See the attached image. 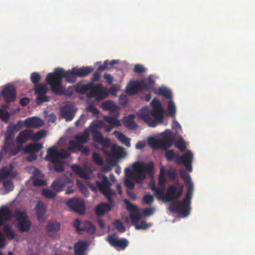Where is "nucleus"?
Segmentation results:
<instances>
[{
    "mask_svg": "<svg viewBox=\"0 0 255 255\" xmlns=\"http://www.w3.org/2000/svg\"><path fill=\"white\" fill-rule=\"evenodd\" d=\"M94 70V68L92 66L81 68L75 67L67 71L61 68H57L53 72L47 74L46 81L50 86L51 91L55 95H61L64 93L62 84L63 78L67 83H74L76 81L78 77L85 78Z\"/></svg>",
    "mask_w": 255,
    "mask_h": 255,
    "instance_id": "nucleus-1",
    "label": "nucleus"
},
{
    "mask_svg": "<svg viewBox=\"0 0 255 255\" xmlns=\"http://www.w3.org/2000/svg\"><path fill=\"white\" fill-rule=\"evenodd\" d=\"M153 109L150 110L147 106L142 108L137 113L138 118L143 120L149 127H155L157 123H162L163 109L160 102L153 98L151 103Z\"/></svg>",
    "mask_w": 255,
    "mask_h": 255,
    "instance_id": "nucleus-2",
    "label": "nucleus"
},
{
    "mask_svg": "<svg viewBox=\"0 0 255 255\" xmlns=\"http://www.w3.org/2000/svg\"><path fill=\"white\" fill-rule=\"evenodd\" d=\"M98 177L101 179V181H96V186L108 199L110 203L102 202L96 207V215L98 216H101L111 210L112 205L111 204H113V196L115 195V192L111 189L112 184L106 175L99 174Z\"/></svg>",
    "mask_w": 255,
    "mask_h": 255,
    "instance_id": "nucleus-3",
    "label": "nucleus"
},
{
    "mask_svg": "<svg viewBox=\"0 0 255 255\" xmlns=\"http://www.w3.org/2000/svg\"><path fill=\"white\" fill-rule=\"evenodd\" d=\"M132 168L133 171L130 168H126L125 169V173L128 178H132L137 183H140L145 178L146 173L152 174L154 170L152 162L145 165L143 163L136 161L132 164Z\"/></svg>",
    "mask_w": 255,
    "mask_h": 255,
    "instance_id": "nucleus-4",
    "label": "nucleus"
},
{
    "mask_svg": "<svg viewBox=\"0 0 255 255\" xmlns=\"http://www.w3.org/2000/svg\"><path fill=\"white\" fill-rule=\"evenodd\" d=\"M14 224L16 228L21 233L28 232L31 226V222L29 220L27 213L25 210L16 209L14 216Z\"/></svg>",
    "mask_w": 255,
    "mask_h": 255,
    "instance_id": "nucleus-5",
    "label": "nucleus"
},
{
    "mask_svg": "<svg viewBox=\"0 0 255 255\" xmlns=\"http://www.w3.org/2000/svg\"><path fill=\"white\" fill-rule=\"evenodd\" d=\"M171 133L170 129H166L162 133V138L158 140L153 137L148 138V143L153 148L166 150L173 144L174 140Z\"/></svg>",
    "mask_w": 255,
    "mask_h": 255,
    "instance_id": "nucleus-6",
    "label": "nucleus"
},
{
    "mask_svg": "<svg viewBox=\"0 0 255 255\" xmlns=\"http://www.w3.org/2000/svg\"><path fill=\"white\" fill-rule=\"evenodd\" d=\"M191 200L184 198L182 201L175 200L171 203L169 206V211L185 217L189 215L191 210Z\"/></svg>",
    "mask_w": 255,
    "mask_h": 255,
    "instance_id": "nucleus-7",
    "label": "nucleus"
},
{
    "mask_svg": "<svg viewBox=\"0 0 255 255\" xmlns=\"http://www.w3.org/2000/svg\"><path fill=\"white\" fill-rule=\"evenodd\" d=\"M69 155L70 153L65 149L62 148L60 150H58L55 146H53L47 149L45 160L51 163H53L66 159Z\"/></svg>",
    "mask_w": 255,
    "mask_h": 255,
    "instance_id": "nucleus-8",
    "label": "nucleus"
},
{
    "mask_svg": "<svg viewBox=\"0 0 255 255\" xmlns=\"http://www.w3.org/2000/svg\"><path fill=\"white\" fill-rule=\"evenodd\" d=\"M109 93L107 90L101 84L94 85L91 87L90 92L87 94L89 98H95L98 101H101L107 97Z\"/></svg>",
    "mask_w": 255,
    "mask_h": 255,
    "instance_id": "nucleus-9",
    "label": "nucleus"
},
{
    "mask_svg": "<svg viewBox=\"0 0 255 255\" xmlns=\"http://www.w3.org/2000/svg\"><path fill=\"white\" fill-rule=\"evenodd\" d=\"M183 186L180 185L178 189L174 185H169L166 190V194L161 199L165 202H170L173 200H177L183 193Z\"/></svg>",
    "mask_w": 255,
    "mask_h": 255,
    "instance_id": "nucleus-10",
    "label": "nucleus"
},
{
    "mask_svg": "<svg viewBox=\"0 0 255 255\" xmlns=\"http://www.w3.org/2000/svg\"><path fill=\"white\" fill-rule=\"evenodd\" d=\"M67 205L71 211L80 215H83L85 212V205L82 199L71 198L67 202Z\"/></svg>",
    "mask_w": 255,
    "mask_h": 255,
    "instance_id": "nucleus-11",
    "label": "nucleus"
},
{
    "mask_svg": "<svg viewBox=\"0 0 255 255\" xmlns=\"http://www.w3.org/2000/svg\"><path fill=\"white\" fill-rule=\"evenodd\" d=\"M73 182L70 178L66 176H62L56 178L51 184V188L57 192L63 190V188L66 186L71 185Z\"/></svg>",
    "mask_w": 255,
    "mask_h": 255,
    "instance_id": "nucleus-12",
    "label": "nucleus"
},
{
    "mask_svg": "<svg viewBox=\"0 0 255 255\" xmlns=\"http://www.w3.org/2000/svg\"><path fill=\"white\" fill-rule=\"evenodd\" d=\"M193 155L191 151L188 150L182 156L177 155L176 159V163L177 164H183L186 169L189 171L192 170V162L193 161Z\"/></svg>",
    "mask_w": 255,
    "mask_h": 255,
    "instance_id": "nucleus-13",
    "label": "nucleus"
},
{
    "mask_svg": "<svg viewBox=\"0 0 255 255\" xmlns=\"http://www.w3.org/2000/svg\"><path fill=\"white\" fill-rule=\"evenodd\" d=\"M110 245L115 248H119L122 250H125L128 245L127 239L122 238L118 239L115 234L110 235L107 238Z\"/></svg>",
    "mask_w": 255,
    "mask_h": 255,
    "instance_id": "nucleus-14",
    "label": "nucleus"
},
{
    "mask_svg": "<svg viewBox=\"0 0 255 255\" xmlns=\"http://www.w3.org/2000/svg\"><path fill=\"white\" fill-rule=\"evenodd\" d=\"M61 116L66 121H71L75 116L76 110L74 106L71 104H67L60 109Z\"/></svg>",
    "mask_w": 255,
    "mask_h": 255,
    "instance_id": "nucleus-15",
    "label": "nucleus"
},
{
    "mask_svg": "<svg viewBox=\"0 0 255 255\" xmlns=\"http://www.w3.org/2000/svg\"><path fill=\"white\" fill-rule=\"evenodd\" d=\"M60 228V223L57 221L49 220L45 227V230L49 237L54 238Z\"/></svg>",
    "mask_w": 255,
    "mask_h": 255,
    "instance_id": "nucleus-16",
    "label": "nucleus"
},
{
    "mask_svg": "<svg viewBox=\"0 0 255 255\" xmlns=\"http://www.w3.org/2000/svg\"><path fill=\"white\" fill-rule=\"evenodd\" d=\"M1 94L5 101L7 103L12 102L15 100L16 91L12 86L6 87L2 90Z\"/></svg>",
    "mask_w": 255,
    "mask_h": 255,
    "instance_id": "nucleus-17",
    "label": "nucleus"
},
{
    "mask_svg": "<svg viewBox=\"0 0 255 255\" xmlns=\"http://www.w3.org/2000/svg\"><path fill=\"white\" fill-rule=\"evenodd\" d=\"M29 140H32V130L29 129L21 131L16 139V142L20 145H22Z\"/></svg>",
    "mask_w": 255,
    "mask_h": 255,
    "instance_id": "nucleus-18",
    "label": "nucleus"
},
{
    "mask_svg": "<svg viewBox=\"0 0 255 255\" xmlns=\"http://www.w3.org/2000/svg\"><path fill=\"white\" fill-rule=\"evenodd\" d=\"M69 146L68 147V149L73 152H75L76 151H80L81 152L82 154L87 155L89 154L90 150L88 147L84 146L81 144H79L78 143H76L73 140H71L69 142Z\"/></svg>",
    "mask_w": 255,
    "mask_h": 255,
    "instance_id": "nucleus-19",
    "label": "nucleus"
},
{
    "mask_svg": "<svg viewBox=\"0 0 255 255\" xmlns=\"http://www.w3.org/2000/svg\"><path fill=\"white\" fill-rule=\"evenodd\" d=\"M35 210L38 221L39 222L44 221L46 218L45 216L46 208L44 203L41 201H38L36 204Z\"/></svg>",
    "mask_w": 255,
    "mask_h": 255,
    "instance_id": "nucleus-20",
    "label": "nucleus"
},
{
    "mask_svg": "<svg viewBox=\"0 0 255 255\" xmlns=\"http://www.w3.org/2000/svg\"><path fill=\"white\" fill-rule=\"evenodd\" d=\"M127 208L130 212V218L132 223L135 224L141 218V215L138 212L137 206L129 203L127 204Z\"/></svg>",
    "mask_w": 255,
    "mask_h": 255,
    "instance_id": "nucleus-21",
    "label": "nucleus"
},
{
    "mask_svg": "<svg viewBox=\"0 0 255 255\" xmlns=\"http://www.w3.org/2000/svg\"><path fill=\"white\" fill-rule=\"evenodd\" d=\"M11 211L5 206H2L0 208V226H1L4 221H9L12 218Z\"/></svg>",
    "mask_w": 255,
    "mask_h": 255,
    "instance_id": "nucleus-22",
    "label": "nucleus"
},
{
    "mask_svg": "<svg viewBox=\"0 0 255 255\" xmlns=\"http://www.w3.org/2000/svg\"><path fill=\"white\" fill-rule=\"evenodd\" d=\"M24 123L27 128H38L43 125L42 121L39 118L32 117L26 119Z\"/></svg>",
    "mask_w": 255,
    "mask_h": 255,
    "instance_id": "nucleus-23",
    "label": "nucleus"
},
{
    "mask_svg": "<svg viewBox=\"0 0 255 255\" xmlns=\"http://www.w3.org/2000/svg\"><path fill=\"white\" fill-rule=\"evenodd\" d=\"M93 138L95 141L101 144L104 147H108L110 145L109 139H105L102 133L98 130L93 129L92 130Z\"/></svg>",
    "mask_w": 255,
    "mask_h": 255,
    "instance_id": "nucleus-24",
    "label": "nucleus"
},
{
    "mask_svg": "<svg viewBox=\"0 0 255 255\" xmlns=\"http://www.w3.org/2000/svg\"><path fill=\"white\" fill-rule=\"evenodd\" d=\"M141 89L140 82L133 81L130 82L126 88V92L129 95H132L136 94Z\"/></svg>",
    "mask_w": 255,
    "mask_h": 255,
    "instance_id": "nucleus-25",
    "label": "nucleus"
},
{
    "mask_svg": "<svg viewBox=\"0 0 255 255\" xmlns=\"http://www.w3.org/2000/svg\"><path fill=\"white\" fill-rule=\"evenodd\" d=\"M14 145L13 142H6L4 141V144L2 147V149L0 151V161L3 157L4 154L9 153L10 155H14L16 154L18 151L13 152L12 151V147Z\"/></svg>",
    "mask_w": 255,
    "mask_h": 255,
    "instance_id": "nucleus-26",
    "label": "nucleus"
},
{
    "mask_svg": "<svg viewBox=\"0 0 255 255\" xmlns=\"http://www.w3.org/2000/svg\"><path fill=\"white\" fill-rule=\"evenodd\" d=\"M88 248V244L84 241H79L74 246L75 255H85V251Z\"/></svg>",
    "mask_w": 255,
    "mask_h": 255,
    "instance_id": "nucleus-27",
    "label": "nucleus"
},
{
    "mask_svg": "<svg viewBox=\"0 0 255 255\" xmlns=\"http://www.w3.org/2000/svg\"><path fill=\"white\" fill-rule=\"evenodd\" d=\"M141 89L145 91H148L154 88L155 82L152 79L151 76L149 75L147 78H145L140 82Z\"/></svg>",
    "mask_w": 255,
    "mask_h": 255,
    "instance_id": "nucleus-28",
    "label": "nucleus"
},
{
    "mask_svg": "<svg viewBox=\"0 0 255 255\" xmlns=\"http://www.w3.org/2000/svg\"><path fill=\"white\" fill-rule=\"evenodd\" d=\"M43 147V144L41 143H30L25 146L24 150L25 153H27L38 152Z\"/></svg>",
    "mask_w": 255,
    "mask_h": 255,
    "instance_id": "nucleus-29",
    "label": "nucleus"
},
{
    "mask_svg": "<svg viewBox=\"0 0 255 255\" xmlns=\"http://www.w3.org/2000/svg\"><path fill=\"white\" fill-rule=\"evenodd\" d=\"M89 137L90 136L88 133V130L86 128L84 132L76 135L75 136V140H74L76 141V143H78L79 144L82 145V144H85L88 142Z\"/></svg>",
    "mask_w": 255,
    "mask_h": 255,
    "instance_id": "nucleus-30",
    "label": "nucleus"
},
{
    "mask_svg": "<svg viewBox=\"0 0 255 255\" xmlns=\"http://www.w3.org/2000/svg\"><path fill=\"white\" fill-rule=\"evenodd\" d=\"M93 86L92 82H89L87 84L82 85L78 83L75 85V91L80 94H84L87 91L91 90V87Z\"/></svg>",
    "mask_w": 255,
    "mask_h": 255,
    "instance_id": "nucleus-31",
    "label": "nucleus"
},
{
    "mask_svg": "<svg viewBox=\"0 0 255 255\" xmlns=\"http://www.w3.org/2000/svg\"><path fill=\"white\" fill-rule=\"evenodd\" d=\"M81 231V232H86L90 235H93L96 231V227L91 222L85 221L82 224Z\"/></svg>",
    "mask_w": 255,
    "mask_h": 255,
    "instance_id": "nucleus-32",
    "label": "nucleus"
},
{
    "mask_svg": "<svg viewBox=\"0 0 255 255\" xmlns=\"http://www.w3.org/2000/svg\"><path fill=\"white\" fill-rule=\"evenodd\" d=\"M113 133L115 135L117 139L125 146L128 147L130 146V139L127 137L125 134L117 130L114 131Z\"/></svg>",
    "mask_w": 255,
    "mask_h": 255,
    "instance_id": "nucleus-33",
    "label": "nucleus"
},
{
    "mask_svg": "<svg viewBox=\"0 0 255 255\" xmlns=\"http://www.w3.org/2000/svg\"><path fill=\"white\" fill-rule=\"evenodd\" d=\"M71 168L72 170L77 174H78L80 177L85 179H88L89 178V176L87 173L80 166L74 164L71 166Z\"/></svg>",
    "mask_w": 255,
    "mask_h": 255,
    "instance_id": "nucleus-34",
    "label": "nucleus"
},
{
    "mask_svg": "<svg viewBox=\"0 0 255 255\" xmlns=\"http://www.w3.org/2000/svg\"><path fill=\"white\" fill-rule=\"evenodd\" d=\"M4 233L8 240L14 239L17 235L12 230V227L8 225H5L3 227Z\"/></svg>",
    "mask_w": 255,
    "mask_h": 255,
    "instance_id": "nucleus-35",
    "label": "nucleus"
},
{
    "mask_svg": "<svg viewBox=\"0 0 255 255\" xmlns=\"http://www.w3.org/2000/svg\"><path fill=\"white\" fill-rule=\"evenodd\" d=\"M102 108L110 112L115 113L117 111L118 107L111 101H107L102 104Z\"/></svg>",
    "mask_w": 255,
    "mask_h": 255,
    "instance_id": "nucleus-36",
    "label": "nucleus"
},
{
    "mask_svg": "<svg viewBox=\"0 0 255 255\" xmlns=\"http://www.w3.org/2000/svg\"><path fill=\"white\" fill-rule=\"evenodd\" d=\"M103 119L106 122L115 127H118L121 126V123L120 121L117 119L116 117L106 116L104 117Z\"/></svg>",
    "mask_w": 255,
    "mask_h": 255,
    "instance_id": "nucleus-37",
    "label": "nucleus"
},
{
    "mask_svg": "<svg viewBox=\"0 0 255 255\" xmlns=\"http://www.w3.org/2000/svg\"><path fill=\"white\" fill-rule=\"evenodd\" d=\"M2 186L4 189V194H7L12 191L14 189V184L10 180H4L2 182Z\"/></svg>",
    "mask_w": 255,
    "mask_h": 255,
    "instance_id": "nucleus-38",
    "label": "nucleus"
},
{
    "mask_svg": "<svg viewBox=\"0 0 255 255\" xmlns=\"http://www.w3.org/2000/svg\"><path fill=\"white\" fill-rule=\"evenodd\" d=\"M158 94L168 99H171L172 98V94L171 91L165 87L159 88L158 89Z\"/></svg>",
    "mask_w": 255,
    "mask_h": 255,
    "instance_id": "nucleus-39",
    "label": "nucleus"
},
{
    "mask_svg": "<svg viewBox=\"0 0 255 255\" xmlns=\"http://www.w3.org/2000/svg\"><path fill=\"white\" fill-rule=\"evenodd\" d=\"M185 184L187 186V190L184 198L191 201L194 190L193 184L191 181L186 183Z\"/></svg>",
    "mask_w": 255,
    "mask_h": 255,
    "instance_id": "nucleus-40",
    "label": "nucleus"
},
{
    "mask_svg": "<svg viewBox=\"0 0 255 255\" xmlns=\"http://www.w3.org/2000/svg\"><path fill=\"white\" fill-rule=\"evenodd\" d=\"M46 134V131L44 130H40L35 133L32 131V140L37 141L45 137Z\"/></svg>",
    "mask_w": 255,
    "mask_h": 255,
    "instance_id": "nucleus-41",
    "label": "nucleus"
},
{
    "mask_svg": "<svg viewBox=\"0 0 255 255\" xmlns=\"http://www.w3.org/2000/svg\"><path fill=\"white\" fill-rule=\"evenodd\" d=\"M34 90L37 95H45L47 92L46 86L42 84L36 85Z\"/></svg>",
    "mask_w": 255,
    "mask_h": 255,
    "instance_id": "nucleus-42",
    "label": "nucleus"
},
{
    "mask_svg": "<svg viewBox=\"0 0 255 255\" xmlns=\"http://www.w3.org/2000/svg\"><path fill=\"white\" fill-rule=\"evenodd\" d=\"M0 170L3 172L2 174H5L6 176L9 175L11 177L14 178L17 175V174L15 172L11 173L12 170V166H5Z\"/></svg>",
    "mask_w": 255,
    "mask_h": 255,
    "instance_id": "nucleus-43",
    "label": "nucleus"
},
{
    "mask_svg": "<svg viewBox=\"0 0 255 255\" xmlns=\"http://www.w3.org/2000/svg\"><path fill=\"white\" fill-rule=\"evenodd\" d=\"M54 165V170L57 172H62L64 171L63 160L58 161L57 162L52 163Z\"/></svg>",
    "mask_w": 255,
    "mask_h": 255,
    "instance_id": "nucleus-44",
    "label": "nucleus"
},
{
    "mask_svg": "<svg viewBox=\"0 0 255 255\" xmlns=\"http://www.w3.org/2000/svg\"><path fill=\"white\" fill-rule=\"evenodd\" d=\"M92 159L94 163L99 166H102L104 164V160L101 156L96 152H94L92 155Z\"/></svg>",
    "mask_w": 255,
    "mask_h": 255,
    "instance_id": "nucleus-45",
    "label": "nucleus"
},
{
    "mask_svg": "<svg viewBox=\"0 0 255 255\" xmlns=\"http://www.w3.org/2000/svg\"><path fill=\"white\" fill-rule=\"evenodd\" d=\"M178 155H176L173 151V150H169L167 151L165 153V157L166 160L168 162L172 161L173 159H175L176 161V157Z\"/></svg>",
    "mask_w": 255,
    "mask_h": 255,
    "instance_id": "nucleus-46",
    "label": "nucleus"
},
{
    "mask_svg": "<svg viewBox=\"0 0 255 255\" xmlns=\"http://www.w3.org/2000/svg\"><path fill=\"white\" fill-rule=\"evenodd\" d=\"M115 228L120 233L125 232L126 229L123 223L119 220H116L114 222Z\"/></svg>",
    "mask_w": 255,
    "mask_h": 255,
    "instance_id": "nucleus-47",
    "label": "nucleus"
},
{
    "mask_svg": "<svg viewBox=\"0 0 255 255\" xmlns=\"http://www.w3.org/2000/svg\"><path fill=\"white\" fill-rule=\"evenodd\" d=\"M151 189L154 192L155 195L159 199H162L164 196L163 190L161 188L156 187L154 185L151 187Z\"/></svg>",
    "mask_w": 255,
    "mask_h": 255,
    "instance_id": "nucleus-48",
    "label": "nucleus"
},
{
    "mask_svg": "<svg viewBox=\"0 0 255 255\" xmlns=\"http://www.w3.org/2000/svg\"><path fill=\"white\" fill-rule=\"evenodd\" d=\"M42 195L46 198L52 199L56 197V194L48 189H44L42 190Z\"/></svg>",
    "mask_w": 255,
    "mask_h": 255,
    "instance_id": "nucleus-49",
    "label": "nucleus"
},
{
    "mask_svg": "<svg viewBox=\"0 0 255 255\" xmlns=\"http://www.w3.org/2000/svg\"><path fill=\"white\" fill-rule=\"evenodd\" d=\"M21 128L20 121H19L16 125H11L7 127L6 131L11 133L14 132V131L19 130Z\"/></svg>",
    "mask_w": 255,
    "mask_h": 255,
    "instance_id": "nucleus-50",
    "label": "nucleus"
},
{
    "mask_svg": "<svg viewBox=\"0 0 255 255\" xmlns=\"http://www.w3.org/2000/svg\"><path fill=\"white\" fill-rule=\"evenodd\" d=\"M168 110L170 116L174 117L176 113V108L174 102L170 100L168 103Z\"/></svg>",
    "mask_w": 255,
    "mask_h": 255,
    "instance_id": "nucleus-51",
    "label": "nucleus"
},
{
    "mask_svg": "<svg viewBox=\"0 0 255 255\" xmlns=\"http://www.w3.org/2000/svg\"><path fill=\"white\" fill-rule=\"evenodd\" d=\"M49 101V98L45 95H37L36 102L37 105H40L44 102H47Z\"/></svg>",
    "mask_w": 255,
    "mask_h": 255,
    "instance_id": "nucleus-52",
    "label": "nucleus"
},
{
    "mask_svg": "<svg viewBox=\"0 0 255 255\" xmlns=\"http://www.w3.org/2000/svg\"><path fill=\"white\" fill-rule=\"evenodd\" d=\"M30 79L32 83L38 85L37 83L41 79V76L37 72H33L31 74Z\"/></svg>",
    "mask_w": 255,
    "mask_h": 255,
    "instance_id": "nucleus-53",
    "label": "nucleus"
},
{
    "mask_svg": "<svg viewBox=\"0 0 255 255\" xmlns=\"http://www.w3.org/2000/svg\"><path fill=\"white\" fill-rule=\"evenodd\" d=\"M179 175L184 181L185 183L191 181L189 174L187 173L185 170L181 169L179 171Z\"/></svg>",
    "mask_w": 255,
    "mask_h": 255,
    "instance_id": "nucleus-54",
    "label": "nucleus"
},
{
    "mask_svg": "<svg viewBox=\"0 0 255 255\" xmlns=\"http://www.w3.org/2000/svg\"><path fill=\"white\" fill-rule=\"evenodd\" d=\"M176 147L178 148L181 151H184L186 146L185 143L182 137H180L175 145Z\"/></svg>",
    "mask_w": 255,
    "mask_h": 255,
    "instance_id": "nucleus-55",
    "label": "nucleus"
},
{
    "mask_svg": "<svg viewBox=\"0 0 255 255\" xmlns=\"http://www.w3.org/2000/svg\"><path fill=\"white\" fill-rule=\"evenodd\" d=\"M150 226V224H147L145 221H142L139 224H136L135 228L136 230H146Z\"/></svg>",
    "mask_w": 255,
    "mask_h": 255,
    "instance_id": "nucleus-56",
    "label": "nucleus"
},
{
    "mask_svg": "<svg viewBox=\"0 0 255 255\" xmlns=\"http://www.w3.org/2000/svg\"><path fill=\"white\" fill-rule=\"evenodd\" d=\"M124 124L126 127H128L130 129H135L137 127V124L134 121L132 120H126L124 122Z\"/></svg>",
    "mask_w": 255,
    "mask_h": 255,
    "instance_id": "nucleus-57",
    "label": "nucleus"
},
{
    "mask_svg": "<svg viewBox=\"0 0 255 255\" xmlns=\"http://www.w3.org/2000/svg\"><path fill=\"white\" fill-rule=\"evenodd\" d=\"M166 183V180L165 176H159L158 180V184L160 188H161L163 190L165 188V184Z\"/></svg>",
    "mask_w": 255,
    "mask_h": 255,
    "instance_id": "nucleus-58",
    "label": "nucleus"
},
{
    "mask_svg": "<svg viewBox=\"0 0 255 255\" xmlns=\"http://www.w3.org/2000/svg\"><path fill=\"white\" fill-rule=\"evenodd\" d=\"M153 197L150 194H146L143 197V202L146 204H150L153 201Z\"/></svg>",
    "mask_w": 255,
    "mask_h": 255,
    "instance_id": "nucleus-59",
    "label": "nucleus"
},
{
    "mask_svg": "<svg viewBox=\"0 0 255 255\" xmlns=\"http://www.w3.org/2000/svg\"><path fill=\"white\" fill-rule=\"evenodd\" d=\"M87 110L89 112L92 113L94 115H97L99 114L98 109L92 104L89 105L87 107Z\"/></svg>",
    "mask_w": 255,
    "mask_h": 255,
    "instance_id": "nucleus-60",
    "label": "nucleus"
},
{
    "mask_svg": "<svg viewBox=\"0 0 255 255\" xmlns=\"http://www.w3.org/2000/svg\"><path fill=\"white\" fill-rule=\"evenodd\" d=\"M133 71L136 73H141L145 71V68L141 64H136L135 65Z\"/></svg>",
    "mask_w": 255,
    "mask_h": 255,
    "instance_id": "nucleus-61",
    "label": "nucleus"
},
{
    "mask_svg": "<svg viewBox=\"0 0 255 255\" xmlns=\"http://www.w3.org/2000/svg\"><path fill=\"white\" fill-rule=\"evenodd\" d=\"M131 178H127L125 180V184L126 187L129 189H133L134 188V183L131 181Z\"/></svg>",
    "mask_w": 255,
    "mask_h": 255,
    "instance_id": "nucleus-62",
    "label": "nucleus"
},
{
    "mask_svg": "<svg viewBox=\"0 0 255 255\" xmlns=\"http://www.w3.org/2000/svg\"><path fill=\"white\" fill-rule=\"evenodd\" d=\"M10 115L8 112L4 111L0 109V118L3 120L8 121L9 119Z\"/></svg>",
    "mask_w": 255,
    "mask_h": 255,
    "instance_id": "nucleus-63",
    "label": "nucleus"
},
{
    "mask_svg": "<svg viewBox=\"0 0 255 255\" xmlns=\"http://www.w3.org/2000/svg\"><path fill=\"white\" fill-rule=\"evenodd\" d=\"M81 224V220L79 219H76L73 222V227L75 228L76 230L78 232H81V228L80 227V225Z\"/></svg>",
    "mask_w": 255,
    "mask_h": 255,
    "instance_id": "nucleus-64",
    "label": "nucleus"
}]
</instances>
